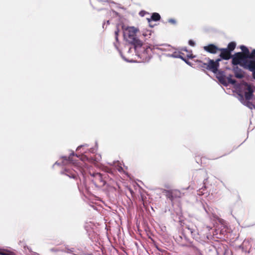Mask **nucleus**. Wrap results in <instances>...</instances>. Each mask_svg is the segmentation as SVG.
<instances>
[{"mask_svg": "<svg viewBox=\"0 0 255 255\" xmlns=\"http://www.w3.org/2000/svg\"><path fill=\"white\" fill-rule=\"evenodd\" d=\"M252 60L255 61V49L252 50L251 52L250 51L248 61ZM246 69L252 72L253 71H255V67L253 68H246Z\"/></svg>", "mask_w": 255, "mask_h": 255, "instance_id": "11", "label": "nucleus"}, {"mask_svg": "<svg viewBox=\"0 0 255 255\" xmlns=\"http://www.w3.org/2000/svg\"><path fill=\"white\" fill-rule=\"evenodd\" d=\"M161 17L160 14L158 13L157 12H154L152 14V15L151 16V18H147L148 22L149 23L151 20L153 21H158L160 19Z\"/></svg>", "mask_w": 255, "mask_h": 255, "instance_id": "12", "label": "nucleus"}, {"mask_svg": "<svg viewBox=\"0 0 255 255\" xmlns=\"http://www.w3.org/2000/svg\"><path fill=\"white\" fill-rule=\"evenodd\" d=\"M227 80L229 83L232 84H235L236 83V81L235 79H232V75H230L227 77Z\"/></svg>", "mask_w": 255, "mask_h": 255, "instance_id": "17", "label": "nucleus"}, {"mask_svg": "<svg viewBox=\"0 0 255 255\" xmlns=\"http://www.w3.org/2000/svg\"><path fill=\"white\" fill-rule=\"evenodd\" d=\"M74 155H75V154H74V153H72V154H71V155H70L69 156V160H70V161H71V162H72V163H73V164H75V167H76V168L77 169H78V167H77V166H78V164H77V163H76V162H74V160H73V157Z\"/></svg>", "mask_w": 255, "mask_h": 255, "instance_id": "18", "label": "nucleus"}, {"mask_svg": "<svg viewBox=\"0 0 255 255\" xmlns=\"http://www.w3.org/2000/svg\"><path fill=\"white\" fill-rule=\"evenodd\" d=\"M254 109H255V105L254 106Z\"/></svg>", "mask_w": 255, "mask_h": 255, "instance_id": "29", "label": "nucleus"}, {"mask_svg": "<svg viewBox=\"0 0 255 255\" xmlns=\"http://www.w3.org/2000/svg\"><path fill=\"white\" fill-rule=\"evenodd\" d=\"M119 29L118 28H117L116 30L115 31V38L117 41H118V36L119 33Z\"/></svg>", "mask_w": 255, "mask_h": 255, "instance_id": "21", "label": "nucleus"}, {"mask_svg": "<svg viewBox=\"0 0 255 255\" xmlns=\"http://www.w3.org/2000/svg\"><path fill=\"white\" fill-rule=\"evenodd\" d=\"M163 193L167 198H168L172 202L174 200L180 198L182 196V193L178 190H164Z\"/></svg>", "mask_w": 255, "mask_h": 255, "instance_id": "5", "label": "nucleus"}, {"mask_svg": "<svg viewBox=\"0 0 255 255\" xmlns=\"http://www.w3.org/2000/svg\"><path fill=\"white\" fill-rule=\"evenodd\" d=\"M220 54L219 55L220 58L218 59H220V61L222 59L228 60L230 59H232V61L234 58V54L232 55L226 48H220L219 51Z\"/></svg>", "mask_w": 255, "mask_h": 255, "instance_id": "6", "label": "nucleus"}, {"mask_svg": "<svg viewBox=\"0 0 255 255\" xmlns=\"http://www.w3.org/2000/svg\"><path fill=\"white\" fill-rule=\"evenodd\" d=\"M56 247L54 248H52L50 249V251L51 252H73L74 251V248H71L69 249L67 246L65 245L59 246L60 244H56Z\"/></svg>", "mask_w": 255, "mask_h": 255, "instance_id": "7", "label": "nucleus"}, {"mask_svg": "<svg viewBox=\"0 0 255 255\" xmlns=\"http://www.w3.org/2000/svg\"><path fill=\"white\" fill-rule=\"evenodd\" d=\"M187 56H188V57H189L190 58H193V57H195L194 56H193L192 54H190V55H188Z\"/></svg>", "mask_w": 255, "mask_h": 255, "instance_id": "26", "label": "nucleus"}, {"mask_svg": "<svg viewBox=\"0 0 255 255\" xmlns=\"http://www.w3.org/2000/svg\"><path fill=\"white\" fill-rule=\"evenodd\" d=\"M189 43V44L192 46H194L195 45V42L192 40H190L188 42Z\"/></svg>", "mask_w": 255, "mask_h": 255, "instance_id": "23", "label": "nucleus"}, {"mask_svg": "<svg viewBox=\"0 0 255 255\" xmlns=\"http://www.w3.org/2000/svg\"><path fill=\"white\" fill-rule=\"evenodd\" d=\"M220 48L214 44H209L203 47V49L209 53L215 54L219 51Z\"/></svg>", "mask_w": 255, "mask_h": 255, "instance_id": "8", "label": "nucleus"}, {"mask_svg": "<svg viewBox=\"0 0 255 255\" xmlns=\"http://www.w3.org/2000/svg\"><path fill=\"white\" fill-rule=\"evenodd\" d=\"M65 174L68 176L69 177L73 178L74 179L77 178V173L75 170L71 171L68 169H65Z\"/></svg>", "mask_w": 255, "mask_h": 255, "instance_id": "13", "label": "nucleus"}, {"mask_svg": "<svg viewBox=\"0 0 255 255\" xmlns=\"http://www.w3.org/2000/svg\"><path fill=\"white\" fill-rule=\"evenodd\" d=\"M182 59L184 61H185L187 63H188V62H187V61H186L185 59H184V58H182Z\"/></svg>", "mask_w": 255, "mask_h": 255, "instance_id": "28", "label": "nucleus"}, {"mask_svg": "<svg viewBox=\"0 0 255 255\" xmlns=\"http://www.w3.org/2000/svg\"><path fill=\"white\" fill-rule=\"evenodd\" d=\"M103 175H106L107 178H106V183L109 181H111L113 179L114 176H112L111 174H107V173H103Z\"/></svg>", "mask_w": 255, "mask_h": 255, "instance_id": "19", "label": "nucleus"}, {"mask_svg": "<svg viewBox=\"0 0 255 255\" xmlns=\"http://www.w3.org/2000/svg\"><path fill=\"white\" fill-rule=\"evenodd\" d=\"M168 22L172 23V24H175L176 23V20L174 19H169L168 20Z\"/></svg>", "mask_w": 255, "mask_h": 255, "instance_id": "24", "label": "nucleus"}, {"mask_svg": "<svg viewBox=\"0 0 255 255\" xmlns=\"http://www.w3.org/2000/svg\"><path fill=\"white\" fill-rule=\"evenodd\" d=\"M220 59H216L215 60L211 59L209 57L205 58L204 61L197 60L196 62L198 63V66L203 70H207L214 73H217L220 66Z\"/></svg>", "mask_w": 255, "mask_h": 255, "instance_id": "3", "label": "nucleus"}, {"mask_svg": "<svg viewBox=\"0 0 255 255\" xmlns=\"http://www.w3.org/2000/svg\"><path fill=\"white\" fill-rule=\"evenodd\" d=\"M245 105L247 106L248 108H249L250 109H253L255 106L252 102H250L249 101H248L246 102Z\"/></svg>", "mask_w": 255, "mask_h": 255, "instance_id": "20", "label": "nucleus"}, {"mask_svg": "<svg viewBox=\"0 0 255 255\" xmlns=\"http://www.w3.org/2000/svg\"><path fill=\"white\" fill-rule=\"evenodd\" d=\"M241 52H236L234 54L233 61H231L232 65H239L244 69L253 68L255 67V61H248L250 50L245 45L240 46Z\"/></svg>", "mask_w": 255, "mask_h": 255, "instance_id": "2", "label": "nucleus"}, {"mask_svg": "<svg viewBox=\"0 0 255 255\" xmlns=\"http://www.w3.org/2000/svg\"><path fill=\"white\" fill-rule=\"evenodd\" d=\"M91 175L93 177L92 181L96 186L103 187L106 184V175L98 172L93 173Z\"/></svg>", "mask_w": 255, "mask_h": 255, "instance_id": "4", "label": "nucleus"}, {"mask_svg": "<svg viewBox=\"0 0 255 255\" xmlns=\"http://www.w3.org/2000/svg\"><path fill=\"white\" fill-rule=\"evenodd\" d=\"M252 77L255 80V70L252 72Z\"/></svg>", "mask_w": 255, "mask_h": 255, "instance_id": "25", "label": "nucleus"}, {"mask_svg": "<svg viewBox=\"0 0 255 255\" xmlns=\"http://www.w3.org/2000/svg\"><path fill=\"white\" fill-rule=\"evenodd\" d=\"M13 253L8 250L0 249V255H13Z\"/></svg>", "mask_w": 255, "mask_h": 255, "instance_id": "16", "label": "nucleus"}, {"mask_svg": "<svg viewBox=\"0 0 255 255\" xmlns=\"http://www.w3.org/2000/svg\"><path fill=\"white\" fill-rule=\"evenodd\" d=\"M218 79H219L220 81L222 82V79H224V77L223 76L218 77Z\"/></svg>", "mask_w": 255, "mask_h": 255, "instance_id": "27", "label": "nucleus"}, {"mask_svg": "<svg viewBox=\"0 0 255 255\" xmlns=\"http://www.w3.org/2000/svg\"><path fill=\"white\" fill-rule=\"evenodd\" d=\"M138 31V29L134 27H128L125 29L124 37L129 43L133 46L136 54L141 56L146 50L142 46V42L136 36Z\"/></svg>", "mask_w": 255, "mask_h": 255, "instance_id": "1", "label": "nucleus"}, {"mask_svg": "<svg viewBox=\"0 0 255 255\" xmlns=\"http://www.w3.org/2000/svg\"><path fill=\"white\" fill-rule=\"evenodd\" d=\"M239 65H232V70L235 74V77L238 79H242L244 77V72L238 67Z\"/></svg>", "mask_w": 255, "mask_h": 255, "instance_id": "9", "label": "nucleus"}, {"mask_svg": "<svg viewBox=\"0 0 255 255\" xmlns=\"http://www.w3.org/2000/svg\"><path fill=\"white\" fill-rule=\"evenodd\" d=\"M103 171L104 172V173L111 174L112 176H115V172H116L115 170L108 167H104L103 168Z\"/></svg>", "mask_w": 255, "mask_h": 255, "instance_id": "14", "label": "nucleus"}, {"mask_svg": "<svg viewBox=\"0 0 255 255\" xmlns=\"http://www.w3.org/2000/svg\"><path fill=\"white\" fill-rule=\"evenodd\" d=\"M245 92V97L246 100L250 101L253 97L254 90L250 85H248Z\"/></svg>", "mask_w": 255, "mask_h": 255, "instance_id": "10", "label": "nucleus"}, {"mask_svg": "<svg viewBox=\"0 0 255 255\" xmlns=\"http://www.w3.org/2000/svg\"><path fill=\"white\" fill-rule=\"evenodd\" d=\"M236 47V43L235 42H230L226 48L231 53L235 50Z\"/></svg>", "mask_w": 255, "mask_h": 255, "instance_id": "15", "label": "nucleus"}, {"mask_svg": "<svg viewBox=\"0 0 255 255\" xmlns=\"http://www.w3.org/2000/svg\"><path fill=\"white\" fill-rule=\"evenodd\" d=\"M146 14H149V13H148V12H147V11H144V10H141L139 13V15L142 17L144 16Z\"/></svg>", "mask_w": 255, "mask_h": 255, "instance_id": "22", "label": "nucleus"}]
</instances>
